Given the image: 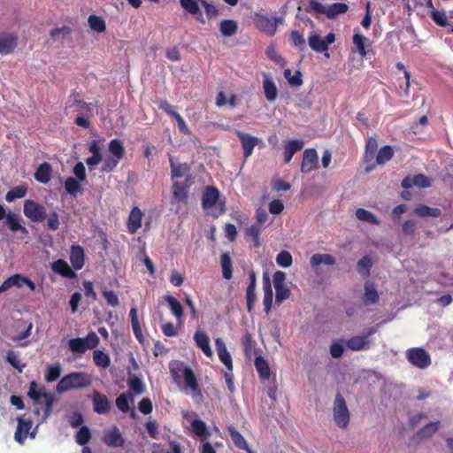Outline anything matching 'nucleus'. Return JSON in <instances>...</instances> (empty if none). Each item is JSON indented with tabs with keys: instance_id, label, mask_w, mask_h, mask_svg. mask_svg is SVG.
Returning <instances> with one entry per match:
<instances>
[{
	"instance_id": "28",
	"label": "nucleus",
	"mask_w": 453,
	"mask_h": 453,
	"mask_svg": "<svg viewBox=\"0 0 453 453\" xmlns=\"http://www.w3.org/2000/svg\"><path fill=\"white\" fill-rule=\"evenodd\" d=\"M6 224L11 231H20L23 234H27V229L20 224V217L14 213H9L5 217Z\"/></svg>"
},
{
	"instance_id": "23",
	"label": "nucleus",
	"mask_w": 453,
	"mask_h": 453,
	"mask_svg": "<svg viewBox=\"0 0 453 453\" xmlns=\"http://www.w3.org/2000/svg\"><path fill=\"white\" fill-rule=\"evenodd\" d=\"M379 294L375 288V285L372 281L365 283V293L363 296V303L365 306L376 303L379 301Z\"/></svg>"
},
{
	"instance_id": "47",
	"label": "nucleus",
	"mask_w": 453,
	"mask_h": 453,
	"mask_svg": "<svg viewBox=\"0 0 453 453\" xmlns=\"http://www.w3.org/2000/svg\"><path fill=\"white\" fill-rule=\"evenodd\" d=\"M27 188L25 186H17L12 188L5 195V200L11 203L18 198H22L27 195Z\"/></svg>"
},
{
	"instance_id": "29",
	"label": "nucleus",
	"mask_w": 453,
	"mask_h": 453,
	"mask_svg": "<svg viewBox=\"0 0 453 453\" xmlns=\"http://www.w3.org/2000/svg\"><path fill=\"white\" fill-rule=\"evenodd\" d=\"M310 264L312 268L318 267L321 264H325L327 265H333L335 264V258L330 254H320L316 253L311 256L310 259Z\"/></svg>"
},
{
	"instance_id": "14",
	"label": "nucleus",
	"mask_w": 453,
	"mask_h": 453,
	"mask_svg": "<svg viewBox=\"0 0 453 453\" xmlns=\"http://www.w3.org/2000/svg\"><path fill=\"white\" fill-rule=\"evenodd\" d=\"M51 270L66 279H74L77 277V273L73 268H71L66 261L64 259H58L51 264Z\"/></svg>"
},
{
	"instance_id": "25",
	"label": "nucleus",
	"mask_w": 453,
	"mask_h": 453,
	"mask_svg": "<svg viewBox=\"0 0 453 453\" xmlns=\"http://www.w3.org/2000/svg\"><path fill=\"white\" fill-rule=\"evenodd\" d=\"M166 303L169 305V308L171 310V312L173 315L176 318V319L179 322V325L180 326L182 323V317L184 314L183 307L180 301L176 299L174 296H166L165 297Z\"/></svg>"
},
{
	"instance_id": "46",
	"label": "nucleus",
	"mask_w": 453,
	"mask_h": 453,
	"mask_svg": "<svg viewBox=\"0 0 453 453\" xmlns=\"http://www.w3.org/2000/svg\"><path fill=\"white\" fill-rule=\"evenodd\" d=\"M6 361L13 368L17 369L19 372H22L23 369L26 367V364L21 362L18 353H16L13 350L7 351V353H6Z\"/></svg>"
},
{
	"instance_id": "16",
	"label": "nucleus",
	"mask_w": 453,
	"mask_h": 453,
	"mask_svg": "<svg viewBox=\"0 0 453 453\" xmlns=\"http://www.w3.org/2000/svg\"><path fill=\"white\" fill-rule=\"evenodd\" d=\"M264 299L263 303L265 312L269 314L273 306V292L268 273L263 275Z\"/></svg>"
},
{
	"instance_id": "34",
	"label": "nucleus",
	"mask_w": 453,
	"mask_h": 453,
	"mask_svg": "<svg viewBox=\"0 0 453 453\" xmlns=\"http://www.w3.org/2000/svg\"><path fill=\"white\" fill-rule=\"evenodd\" d=\"M238 23L234 19H223L219 24V31L224 36H232L236 34Z\"/></svg>"
},
{
	"instance_id": "57",
	"label": "nucleus",
	"mask_w": 453,
	"mask_h": 453,
	"mask_svg": "<svg viewBox=\"0 0 453 453\" xmlns=\"http://www.w3.org/2000/svg\"><path fill=\"white\" fill-rule=\"evenodd\" d=\"M276 263L282 267H289L293 263L292 255L287 250H281L276 257Z\"/></svg>"
},
{
	"instance_id": "20",
	"label": "nucleus",
	"mask_w": 453,
	"mask_h": 453,
	"mask_svg": "<svg viewBox=\"0 0 453 453\" xmlns=\"http://www.w3.org/2000/svg\"><path fill=\"white\" fill-rule=\"evenodd\" d=\"M142 211L137 206L132 208L127 220V230L129 234H135L142 226Z\"/></svg>"
},
{
	"instance_id": "13",
	"label": "nucleus",
	"mask_w": 453,
	"mask_h": 453,
	"mask_svg": "<svg viewBox=\"0 0 453 453\" xmlns=\"http://www.w3.org/2000/svg\"><path fill=\"white\" fill-rule=\"evenodd\" d=\"M215 347L218 356L222 364L226 367L227 371H233V360L230 353L228 352L224 341L221 338L215 340Z\"/></svg>"
},
{
	"instance_id": "59",
	"label": "nucleus",
	"mask_w": 453,
	"mask_h": 453,
	"mask_svg": "<svg viewBox=\"0 0 453 453\" xmlns=\"http://www.w3.org/2000/svg\"><path fill=\"white\" fill-rule=\"evenodd\" d=\"M46 219V226L48 229L57 231L59 228V215L56 211H51Z\"/></svg>"
},
{
	"instance_id": "43",
	"label": "nucleus",
	"mask_w": 453,
	"mask_h": 453,
	"mask_svg": "<svg viewBox=\"0 0 453 453\" xmlns=\"http://www.w3.org/2000/svg\"><path fill=\"white\" fill-rule=\"evenodd\" d=\"M349 10V6L344 3H334L326 8V17L330 19H334L339 14H343Z\"/></svg>"
},
{
	"instance_id": "8",
	"label": "nucleus",
	"mask_w": 453,
	"mask_h": 453,
	"mask_svg": "<svg viewBox=\"0 0 453 453\" xmlns=\"http://www.w3.org/2000/svg\"><path fill=\"white\" fill-rule=\"evenodd\" d=\"M32 425L33 423L30 419H25L23 417L19 418L18 426L14 434L15 441L22 444L28 434H30L31 438H35V433H29L32 428Z\"/></svg>"
},
{
	"instance_id": "56",
	"label": "nucleus",
	"mask_w": 453,
	"mask_h": 453,
	"mask_svg": "<svg viewBox=\"0 0 453 453\" xmlns=\"http://www.w3.org/2000/svg\"><path fill=\"white\" fill-rule=\"evenodd\" d=\"M393 149L390 146L386 145L379 150L376 161L379 165H382L390 160L393 157Z\"/></svg>"
},
{
	"instance_id": "63",
	"label": "nucleus",
	"mask_w": 453,
	"mask_h": 453,
	"mask_svg": "<svg viewBox=\"0 0 453 453\" xmlns=\"http://www.w3.org/2000/svg\"><path fill=\"white\" fill-rule=\"evenodd\" d=\"M432 19L440 27H446L448 25V19L444 12L431 11L429 12Z\"/></svg>"
},
{
	"instance_id": "22",
	"label": "nucleus",
	"mask_w": 453,
	"mask_h": 453,
	"mask_svg": "<svg viewBox=\"0 0 453 453\" xmlns=\"http://www.w3.org/2000/svg\"><path fill=\"white\" fill-rule=\"evenodd\" d=\"M189 177H186L184 181H174L173 185V196L177 201H186L188 196Z\"/></svg>"
},
{
	"instance_id": "33",
	"label": "nucleus",
	"mask_w": 453,
	"mask_h": 453,
	"mask_svg": "<svg viewBox=\"0 0 453 453\" xmlns=\"http://www.w3.org/2000/svg\"><path fill=\"white\" fill-rule=\"evenodd\" d=\"M127 385L130 390L137 395L143 394L146 390L142 380L134 374H129L127 378Z\"/></svg>"
},
{
	"instance_id": "15",
	"label": "nucleus",
	"mask_w": 453,
	"mask_h": 453,
	"mask_svg": "<svg viewBox=\"0 0 453 453\" xmlns=\"http://www.w3.org/2000/svg\"><path fill=\"white\" fill-rule=\"evenodd\" d=\"M103 441L105 445L113 448L122 447L125 441L117 426L104 433Z\"/></svg>"
},
{
	"instance_id": "2",
	"label": "nucleus",
	"mask_w": 453,
	"mask_h": 453,
	"mask_svg": "<svg viewBox=\"0 0 453 453\" xmlns=\"http://www.w3.org/2000/svg\"><path fill=\"white\" fill-rule=\"evenodd\" d=\"M219 197L220 193L214 186H207L202 196V208L209 210L216 207L217 212L213 213L215 218L226 212V202L225 200H220Z\"/></svg>"
},
{
	"instance_id": "54",
	"label": "nucleus",
	"mask_w": 453,
	"mask_h": 453,
	"mask_svg": "<svg viewBox=\"0 0 453 453\" xmlns=\"http://www.w3.org/2000/svg\"><path fill=\"white\" fill-rule=\"evenodd\" d=\"M91 438V433L87 426H83L75 434V441L81 446L86 445Z\"/></svg>"
},
{
	"instance_id": "53",
	"label": "nucleus",
	"mask_w": 453,
	"mask_h": 453,
	"mask_svg": "<svg viewBox=\"0 0 453 453\" xmlns=\"http://www.w3.org/2000/svg\"><path fill=\"white\" fill-rule=\"evenodd\" d=\"M180 4L189 14L201 15L200 7L196 0H180Z\"/></svg>"
},
{
	"instance_id": "58",
	"label": "nucleus",
	"mask_w": 453,
	"mask_h": 453,
	"mask_svg": "<svg viewBox=\"0 0 453 453\" xmlns=\"http://www.w3.org/2000/svg\"><path fill=\"white\" fill-rule=\"evenodd\" d=\"M73 95L74 96L73 104L79 108L80 111L82 114L89 116L92 111V107L90 106V104H88L86 102H84L83 100L80 99L79 94L73 92Z\"/></svg>"
},
{
	"instance_id": "48",
	"label": "nucleus",
	"mask_w": 453,
	"mask_h": 453,
	"mask_svg": "<svg viewBox=\"0 0 453 453\" xmlns=\"http://www.w3.org/2000/svg\"><path fill=\"white\" fill-rule=\"evenodd\" d=\"M367 41L368 39L361 34L356 33L353 35V43L362 58H365L367 55V51L365 50V43Z\"/></svg>"
},
{
	"instance_id": "64",
	"label": "nucleus",
	"mask_w": 453,
	"mask_h": 453,
	"mask_svg": "<svg viewBox=\"0 0 453 453\" xmlns=\"http://www.w3.org/2000/svg\"><path fill=\"white\" fill-rule=\"evenodd\" d=\"M290 39L295 46L299 47L301 50L305 48V39L303 35L297 30H293L290 34Z\"/></svg>"
},
{
	"instance_id": "61",
	"label": "nucleus",
	"mask_w": 453,
	"mask_h": 453,
	"mask_svg": "<svg viewBox=\"0 0 453 453\" xmlns=\"http://www.w3.org/2000/svg\"><path fill=\"white\" fill-rule=\"evenodd\" d=\"M68 348L73 353L84 354L86 352L81 337L69 340Z\"/></svg>"
},
{
	"instance_id": "12",
	"label": "nucleus",
	"mask_w": 453,
	"mask_h": 453,
	"mask_svg": "<svg viewBox=\"0 0 453 453\" xmlns=\"http://www.w3.org/2000/svg\"><path fill=\"white\" fill-rule=\"evenodd\" d=\"M18 45L17 37L11 33H0V54L9 55Z\"/></svg>"
},
{
	"instance_id": "4",
	"label": "nucleus",
	"mask_w": 453,
	"mask_h": 453,
	"mask_svg": "<svg viewBox=\"0 0 453 453\" xmlns=\"http://www.w3.org/2000/svg\"><path fill=\"white\" fill-rule=\"evenodd\" d=\"M333 416L335 424L341 428H346L349 424L350 413L346 401L341 393H337L333 405Z\"/></svg>"
},
{
	"instance_id": "18",
	"label": "nucleus",
	"mask_w": 453,
	"mask_h": 453,
	"mask_svg": "<svg viewBox=\"0 0 453 453\" xmlns=\"http://www.w3.org/2000/svg\"><path fill=\"white\" fill-rule=\"evenodd\" d=\"M249 280L250 283L246 289V303H247V310L248 311H251L254 306V303L257 300V296L255 293L256 284H257V275L255 271L251 270L249 273Z\"/></svg>"
},
{
	"instance_id": "55",
	"label": "nucleus",
	"mask_w": 453,
	"mask_h": 453,
	"mask_svg": "<svg viewBox=\"0 0 453 453\" xmlns=\"http://www.w3.org/2000/svg\"><path fill=\"white\" fill-rule=\"evenodd\" d=\"M304 143H288L284 149V161L289 163L294 154L301 150Z\"/></svg>"
},
{
	"instance_id": "45",
	"label": "nucleus",
	"mask_w": 453,
	"mask_h": 453,
	"mask_svg": "<svg viewBox=\"0 0 453 453\" xmlns=\"http://www.w3.org/2000/svg\"><path fill=\"white\" fill-rule=\"evenodd\" d=\"M99 143H91L89 150L93 153L91 157L86 159L88 166L91 169L93 166L98 165L102 160V156L99 152Z\"/></svg>"
},
{
	"instance_id": "26",
	"label": "nucleus",
	"mask_w": 453,
	"mask_h": 453,
	"mask_svg": "<svg viewBox=\"0 0 453 453\" xmlns=\"http://www.w3.org/2000/svg\"><path fill=\"white\" fill-rule=\"evenodd\" d=\"M254 365L261 380L270 378L271 370L269 364L262 356L256 357Z\"/></svg>"
},
{
	"instance_id": "21",
	"label": "nucleus",
	"mask_w": 453,
	"mask_h": 453,
	"mask_svg": "<svg viewBox=\"0 0 453 453\" xmlns=\"http://www.w3.org/2000/svg\"><path fill=\"white\" fill-rule=\"evenodd\" d=\"M194 341L196 344V346L201 349V350L203 352V354L208 357H211L213 353L211 350V348L210 346V339L209 336L204 333L203 331H196L194 334Z\"/></svg>"
},
{
	"instance_id": "51",
	"label": "nucleus",
	"mask_w": 453,
	"mask_h": 453,
	"mask_svg": "<svg viewBox=\"0 0 453 453\" xmlns=\"http://www.w3.org/2000/svg\"><path fill=\"white\" fill-rule=\"evenodd\" d=\"M79 180L73 178V177H68L66 178L65 181V191L75 196L77 195L78 192H80L81 190V184L79 183Z\"/></svg>"
},
{
	"instance_id": "62",
	"label": "nucleus",
	"mask_w": 453,
	"mask_h": 453,
	"mask_svg": "<svg viewBox=\"0 0 453 453\" xmlns=\"http://www.w3.org/2000/svg\"><path fill=\"white\" fill-rule=\"evenodd\" d=\"M192 431L197 436H204L206 434L207 426L206 424L199 418H196L191 422Z\"/></svg>"
},
{
	"instance_id": "31",
	"label": "nucleus",
	"mask_w": 453,
	"mask_h": 453,
	"mask_svg": "<svg viewBox=\"0 0 453 453\" xmlns=\"http://www.w3.org/2000/svg\"><path fill=\"white\" fill-rule=\"evenodd\" d=\"M265 227L257 226V225H251L245 230V237L246 239H251L253 242V246L255 248H259L261 246L260 242V234Z\"/></svg>"
},
{
	"instance_id": "60",
	"label": "nucleus",
	"mask_w": 453,
	"mask_h": 453,
	"mask_svg": "<svg viewBox=\"0 0 453 453\" xmlns=\"http://www.w3.org/2000/svg\"><path fill=\"white\" fill-rule=\"evenodd\" d=\"M330 355L334 358H339L343 355L344 347L342 340H334L329 347Z\"/></svg>"
},
{
	"instance_id": "36",
	"label": "nucleus",
	"mask_w": 453,
	"mask_h": 453,
	"mask_svg": "<svg viewBox=\"0 0 453 453\" xmlns=\"http://www.w3.org/2000/svg\"><path fill=\"white\" fill-rule=\"evenodd\" d=\"M220 264L222 268V274L226 280H230L233 277V265L232 259L228 253L225 252L220 256Z\"/></svg>"
},
{
	"instance_id": "42",
	"label": "nucleus",
	"mask_w": 453,
	"mask_h": 453,
	"mask_svg": "<svg viewBox=\"0 0 453 453\" xmlns=\"http://www.w3.org/2000/svg\"><path fill=\"white\" fill-rule=\"evenodd\" d=\"M130 318L134 334L139 342H142L143 339V334L137 317V309L135 307L131 308Z\"/></svg>"
},
{
	"instance_id": "5",
	"label": "nucleus",
	"mask_w": 453,
	"mask_h": 453,
	"mask_svg": "<svg viewBox=\"0 0 453 453\" xmlns=\"http://www.w3.org/2000/svg\"><path fill=\"white\" fill-rule=\"evenodd\" d=\"M170 372L173 379L175 381H178L180 379L179 372H181L185 387L189 388L193 393H200L199 385L197 379L193 372V370L188 366H183L182 365H178L177 368L170 366Z\"/></svg>"
},
{
	"instance_id": "24",
	"label": "nucleus",
	"mask_w": 453,
	"mask_h": 453,
	"mask_svg": "<svg viewBox=\"0 0 453 453\" xmlns=\"http://www.w3.org/2000/svg\"><path fill=\"white\" fill-rule=\"evenodd\" d=\"M263 88L265 98L269 102L276 100L278 96V89L274 81L268 77L266 73H264Z\"/></svg>"
},
{
	"instance_id": "19",
	"label": "nucleus",
	"mask_w": 453,
	"mask_h": 453,
	"mask_svg": "<svg viewBox=\"0 0 453 453\" xmlns=\"http://www.w3.org/2000/svg\"><path fill=\"white\" fill-rule=\"evenodd\" d=\"M70 262L74 270H81L84 266L85 254L84 250L80 245H72L70 251Z\"/></svg>"
},
{
	"instance_id": "6",
	"label": "nucleus",
	"mask_w": 453,
	"mask_h": 453,
	"mask_svg": "<svg viewBox=\"0 0 453 453\" xmlns=\"http://www.w3.org/2000/svg\"><path fill=\"white\" fill-rule=\"evenodd\" d=\"M24 215L32 222H42L47 218L46 208L31 199H27L23 204Z\"/></svg>"
},
{
	"instance_id": "44",
	"label": "nucleus",
	"mask_w": 453,
	"mask_h": 453,
	"mask_svg": "<svg viewBox=\"0 0 453 453\" xmlns=\"http://www.w3.org/2000/svg\"><path fill=\"white\" fill-rule=\"evenodd\" d=\"M88 23L90 28L97 33H103L106 29L105 21L100 16L95 14L89 15Z\"/></svg>"
},
{
	"instance_id": "40",
	"label": "nucleus",
	"mask_w": 453,
	"mask_h": 453,
	"mask_svg": "<svg viewBox=\"0 0 453 453\" xmlns=\"http://www.w3.org/2000/svg\"><path fill=\"white\" fill-rule=\"evenodd\" d=\"M93 361L96 366L101 368H107L111 364L110 356L100 349L93 351Z\"/></svg>"
},
{
	"instance_id": "49",
	"label": "nucleus",
	"mask_w": 453,
	"mask_h": 453,
	"mask_svg": "<svg viewBox=\"0 0 453 453\" xmlns=\"http://www.w3.org/2000/svg\"><path fill=\"white\" fill-rule=\"evenodd\" d=\"M372 266V260L370 257L365 256L361 259L358 260L357 265V269L358 273L364 276H368L370 274V270Z\"/></svg>"
},
{
	"instance_id": "41",
	"label": "nucleus",
	"mask_w": 453,
	"mask_h": 453,
	"mask_svg": "<svg viewBox=\"0 0 453 453\" xmlns=\"http://www.w3.org/2000/svg\"><path fill=\"white\" fill-rule=\"evenodd\" d=\"M356 217L359 220L365 221L375 226H379L380 224V219L374 214L363 208L357 209Z\"/></svg>"
},
{
	"instance_id": "37",
	"label": "nucleus",
	"mask_w": 453,
	"mask_h": 453,
	"mask_svg": "<svg viewBox=\"0 0 453 453\" xmlns=\"http://www.w3.org/2000/svg\"><path fill=\"white\" fill-rule=\"evenodd\" d=\"M228 434L231 437L232 441L234 446L239 449L247 448V441L244 437L237 431V429L234 426H229L227 427Z\"/></svg>"
},
{
	"instance_id": "3",
	"label": "nucleus",
	"mask_w": 453,
	"mask_h": 453,
	"mask_svg": "<svg viewBox=\"0 0 453 453\" xmlns=\"http://www.w3.org/2000/svg\"><path fill=\"white\" fill-rule=\"evenodd\" d=\"M253 22L260 32L267 36H273L277 32L278 26L283 24L284 19L282 17L269 18L262 13H255Z\"/></svg>"
},
{
	"instance_id": "11",
	"label": "nucleus",
	"mask_w": 453,
	"mask_h": 453,
	"mask_svg": "<svg viewBox=\"0 0 453 453\" xmlns=\"http://www.w3.org/2000/svg\"><path fill=\"white\" fill-rule=\"evenodd\" d=\"M345 344L352 351L368 350L372 345L371 339L363 334L350 337L346 341Z\"/></svg>"
},
{
	"instance_id": "27",
	"label": "nucleus",
	"mask_w": 453,
	"mask_h": 453,
	"mask_svg": "<svg viewBox=\"0 0 453 453\" xmlns=\"http://www.w3.org/2000/svg\"><path fill=\"white\" fill-rule=\"evenodd\" d=\"M51 177V166L49 163L41 164L35 173V179L40 183L46 184L50 180Z\"/></svg>"
},
{
	"instance_id": "35",
	"label": "nucleus",
	"mask_w": 453,
	"mask_h": 453,
	"mask_svg": "<svg viewBox=\"0 0 453 453\" xmlns=\"http://www.w3.org/2000/svg\"><path fill=\"white\" fill-rule=\"evenodd\" d=\"M440 426V421L429 422L418 431L417 435L420 439L430 438L439 430Z\"/></svg>"
},
{
	"instance_id": "39",
	"label": "nucleus",
	"mask_w": 453,
	"mask_h": 453,
	"mask_svg": "<svg viewBox=\"0 0 453 453\" xmlns=\"http://www.w3.org/2000/svg\"><path fill=\"white\" fill-rule=\"evenodd\" d=\"M22 280L23 276L18 273L7 278L0 286V294L12 287L21 288Z\"/></svg>"
},
{
	"instance_id": "32",
	"label": "nucleus",
	"mask_w": 453,
	"mask_h": 453,
	"mask_svg": "<svg viewBox=\"0 0 453 453\" xmlns=\"http://www.w3.org/2000/svg\"><path fill=\"white\" fill-rule=\"evenodd\" d=\"M414 213L419 217L438 218L441 215V211L439 208H434L425 204H419L417 207H415Z\"/></svg>"
},
{
	"instance_id": "30",
	"label": "nucleus",
	"mask_w": 453,
	"mask_h": 453,
	"mask_svg": "<svg viewBox=\"0 0 453 453\" xmlns=\"http://www.w3.org/2000/svg\"><path fill=\"white\" fill-rule=\"evenodd\" d=\"M171 177L173 180L181 178L183 176L189 177V166L187 164L175 165L172 157H170Z\"/></svg>"
},
{
	"instance_id": "10",
	"label": "nucleus",
	"mask_w": 453,
	"mask_h": 453,
	"mask_svg": "<svg viewBox=\"0 0 453 453\" xmlns=\"http://www.w3.org/2000/svg\"><path fill=\"white\" fill-rule=\"evenodd\" d=\"M93 402V410L97 414H105L111 409L110 402L105 395L101 394L97 390H94L91 395Z\"/></svg>"
},
{
	"instance_id": "9",
	"label": "nucleus",
	"mask_w": 453,
	"mask_h": 453,
	"mask_svg": "<svg viewBox=\"0 0 453 453\" xmlns=\"http://www.w3.org/2000/svg\"><path fill=\"white\" fill-rule=\"evenodd\" d=\"M319 167V157L314 149H308L303 151L301 172L308 173Z\"/></svg>"
},
{
	"instance_id": "50",
	"label": "nucleus",
	"mask_w": 453,
	"mask_h": 453,
	"mask_svg": "<svg viewBox=\"0 0 453 453\" xmlns=\"http://www.w3.org/2000/svg\"><path fill=\"white\" fill-rule=\"evenodd\" d=\"M81 341L86 351L96 348L100 342L99 337L94 331L89 332L86 337L81 338Z\"/></svg>"
},
{
	"instance_id": "7",
	"label": "nucleus",
	"mask_w": 453,
	"mask_h": 453,
	"mask_svg": "<svg viewBox=\"0 0 453 453\" xmlns=\"http://www.w3.org/2000/svg\"><path fill=\"white\" fill-rule=\"evenodd\" d=\"M408 361L414 366L425 369L431 364L430 355L422 348H411L407 350Z\"/></svg>"
},
{
	"instance_id": "1",
	"label": "nucleus",
	"mask_w": 453,
	"mask_h": 453,
	"mask_svg": "<svg viewBox=\"0 0 453 453\" xmlns=\"http://www.w3.org/2000/svg\"><path fill=\"white\" fill-rule=\"evenodd\" d=\"M92 384L91 376L84 372H73L65 375L57 385V392L62 394L72 389L88 388Z\"/></svg>"
},
{
	"instance_id": "38",
	"label": "nucleus",
	"mask_w": 453,
	"mask_h": 453,
	"mask_svg": "<svg viewBox=\"0 0 453 453\" xmlns=\"http://www.w3.org/2000/svg\"><path fill=\"white\" fill-rule=\"evenodd\" d=\"M310 47L316 52L327 51V46L319 35L313 33L308 38Z\"/></svg>"
},
{
	"instance_id": "52",
	"label": "nucleus",
	"mask_w": 453,
	"mask_h": 453,
	"mask_svg": "<svg viewBox=\"0 0 453 453\" xmlns=\"http://www.w3.org/2000/svg\"><path fill=\"white\" fill-rule=\"evenodd\" d=\"M61 365L59 364L48 365L45 372V380L52 382L57 380L61 375Z\"/></svg>"
},
{
	"instance_id": "17",
	"label": "nucleus",
	"mask_w": 453,
	"mask_h": 453,
	"mask_svg": "<svg viewBox=\"0 0 453 453\" xmlns=\"http://www.w3.org/2000/svg\"><path fill=\"white\" fill-rule=\"evenodd\" d=\"M115 403L120 411L127 413L130 411V416L135 418L136 414L134 409H131L129 406V403H134V395L130 391L120 394L116 398Z\"/></svg>"
}]
</instances>
